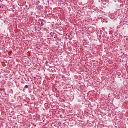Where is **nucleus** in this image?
I'll return each mask as SVG.
<instances>
[{"label":"nucleus","instance_id":"nucleus-1","mask_svg":"<svg viewBox=\"0 0 128 128\" xmlns=\"http://www.w3.org/2000/svg\"><path fill=\"white\" fill-rule=\"evenodd\" d=\"M50 34L51 35V38L52 40L54 42H58V35L56 34L51 32Z\"/></svg>","mask_w":128,"mask_h":128},{"label":"nucleus","instance_id":"nucleus-2","mask_svg":"<svg viewBox=\"0 0 128 128\" xmlns=\"http://www.w3.org/2000/svg\"><path fill=\"white\" fill-rule=\"evenodd\" d=\"M44 22H46V20H42L41 24H40L41 26H44Z\"/></svg>","mask_w":128,"mask_h":128},{"label":"nucleus","instance_id":"nucleus-3","mask_svg":"<svg viewBox=\"0 0 128 128\" xmlns=\"http://www.w3.org/2000/svg\"><path fill=\"white\" fill-rule=\"evenodd\" d=\"M24 88H25V89L28 88V86L26 85V86H24Z\"/></svg>","mask_w":128,"mask_h":128},{"label":"nucleus","instance_id":"nucleus-4","mask_svg":"<svg viewBox=\"0 0 128 128\" xmlns=\"http://www.w3.org/2000/svg\"><path fill=\"white\" fill-rule=\"evenodd\" d=\"M34 80H36V77H34Z\"/></svg>","mask_w":128,"mask_h":128},{"label":"nucleus","instance_id":"nucleus-5","mask_svg":"<svg viewBox=\"0 0 128 128\" xmlns=\"http://www.w3.org/2000/svg\"><path fill=\"white\" fill-rule=\"evenodd\" d=\"M38 50H40V48H38Z\"/></svg>","mask_w":128,"mask_h":128}]
</instances>
